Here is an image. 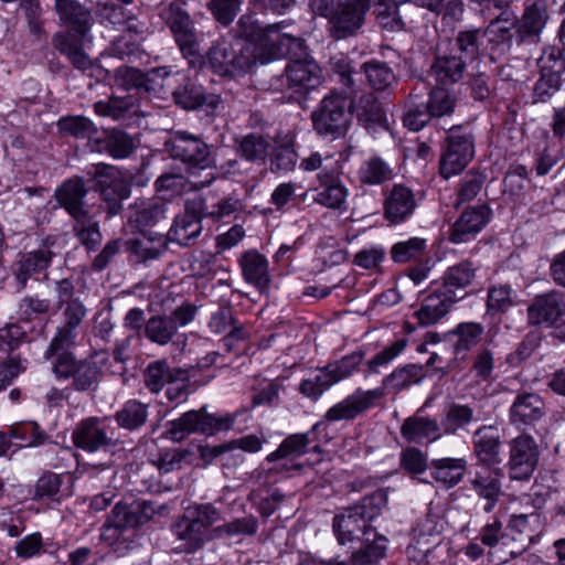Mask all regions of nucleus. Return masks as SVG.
<instances>
[{
    "label": "nucleus",
    "mask_w": 565,
    "mask_h": 565,
    "mask_svg": "<svg viewBox=\"0 0 565 565\" xmlns=\"http://www.w3.org/2000/svg\"><path fill=\"white\" fill-rule=\"evenodd\" d=\"M502 471L494 469L488 475L477 473L471 480V488L481 499L486 500L483 510L491 512L495 507L499 498L502 495L501 489Z\"/></svg>",
    "instance_id": "obj_41"
},
{
    "label": "nucleus",
    "mask_w": 565,
    "mask_h": 565,
    "mask_svg": "<svg viewBox=\"0 0 565 565\" xmlns=\"http://www.w3.org/2000/svg\"><path fill=\"white\" fill-rule=\"evenodd\" d=\"M130 209L129 220L139 228L156 226L168 217V203L160 199L139 201Z\"/></svg>",
    "instance_id": "obj_36"
},
{
    "label": "nucleus",
    "mask_w": 565,
    "mask_h": 565,
    "mask_svg": "<svg viewBox=\"0 0 565 565\" xmlns=\"http://www.w3.org/2000/svg\"><path fill=\"white\" fill-rule=\"evenodd\" d=\"M518 25V17L513 11L500 12L490 21L484 35L492 52L505 54L510 51L513 41V30Z\"/></svg>",
    "instance_id": "obj_27"
},
{
    "label": "nucleus",
    "mask_w": 565,
    "mask_h": 565,
    "mask_svg": "<svg viewBox=\"0 0 565 565\" xmlns=\"http://www.w3.org/2000/svg\"><path fill=\"white\" fill-rule=\"evenodd\" d=\"M483 331V326L478 322L459 323L452 331V334L457 337L454 343L455 353H465L475 348L479 343Z\"/></svg>",
    "instance_id": "obj_57"
},
{
    "label": "nucleus",
    "mask_w": 565,
    "mask_h": 565,
    "mask_svg": "<svg viewBox=\"0 0 565 565\" xmlns=\"http://www.w3.org/2000/svg\"><path fill=\"white\" fill-rule=\"evenodd\" d=\"M172 97L177 105L188 110L196 109L207 100L202 86L195 85L185 76L182 77L179 87L172 92Z\"/></svg>",
    "instance_id": "obj_55"
},
{
    "label": "nucleus",
    "mask_w": 565,
    "mask_h": 565,
    "mask_svg": "<svg viewBox=\"0 0 565 565\" xmlns=\"http://www.w3.org/2000/svg\"><path fill=\"white\" fill-rule=\"evenodd\" d=\"M127 250L139 263L158 259L168 248L166 235L158 233H140L139 236L126 242Z\"/></svg>",
    "instance_id": "obj_31"
},
{
    "label": "nucleus",
    "mask_w": 565,
    "mask_h": 565,
    "mask_svg": "<svg viewBox=\"0 0 565 565\" xmlns=\"http://www.w3.org/2000/svg\"><path fill=\"white\" fill-rule=\"evenodd\" d=\"M76 338L77 331L65 326L57 328L56 333L43 354L45 361H52V369H54L64 356L75 355L70 350L76 345Z\"/></svg>",
    "instance_id": "obj_45"
},
{
    "label": "nucleus",
    "mask_w": 565,
    "mask_h": 565,
    "mask_svg": "<svg viewBox=\"0 0 565 565\" xmlns=\"http://www.w3.org/2000/svg\"><path fill=\"white\" fill-rule=\"evenodd\" d=\"M457 302L454 295L447 294L439 288L424 299L422 307L416 312V317L423 326L435 324L444 318Z\"/></svg>",
    "instance_id": "obj_32"
},
{
    "label": "nucleus",
    "mask_w": 565,
    "mask_h": 565,
    "mask_svg": "<svg viewBox=\"0 0 565 565\" xmlns=\"http://www.w3.org/2000/svg\"><path fill=\"white\" fill-rule=\"evenodd\" d=\"M547 21V12L543 6L536 3L527 7L522 15V19L518 20L516 33L521 41L527 38L537 36Z\"/></svg>",
    "instance_id": "obj_50"
},
{
    "label": "nucleus",
    "mask_w": 565,
    "mask_h": 565,
    "mask_svg": "<svg viewBox=\"0 0 565 565\" xmlns=\"http://www.w3.org/2000/svg\"><path fill=\"white\" fill-rule=\"evenodd\" d=\"M164 150L172 159L183 162L191 173L211 169L215 166L212 146L199 136L186 131L174 132L164 142Z\"/></svg>",
    "instance_id": "obj_8"
},
{
    "label": "nucleus",
    "mask_w": 565,
    "mask_h": 565,
    "mask_svg": "<svg viewBox=\"0 0 565 565\" xmlns=\"http://www.w3.org/2000/svg\"><path fill=\"white\" fill-rule=\"evenodd\" d=\"M340 82L345 87L344 92L332 90L324 96L311 113L315 131L331 140L343 137L350 125L352 107L354 106V81L350 70L339 71Z\"/></svg>",
    "instance_id": "obj_1"
},
{
    "label": "nucleus",
    "mask_w": 565,
    "mask_h": 565,
    "mask_svg": "<svg viewBox=\"0 0 565 565\" xmlns=\"http://www.w3.org/2000/svg\"><path fill=\"white\" fill-rule=\"evenodd\" d=\"M564 315L565 299L556 290L536 295L526 308L527 324L532 327L552 328Z\"/></svg>",
    "instance_id": "obj_14"
},
{
    "label": "nucleus",
    "mask_w": 565,
    "mask_h": 565,
    "mask_svg": "<svg viewBox=\"0 0 565 565\" xmlns=\"http://www.w3.org/2000/svg\"><path fill=\"white\" fill-rule=\"evenodd\" d=\"M540 77L533 87L534 103H545L559 90L565 82V58L562 50L546 47L537 60ZM551 128L554 137L565 140V106L555 108Z\"/></svg>",
    "instance_id": "obj_3"
},
{
    "label": "nucleus",
    "mask_w": 565,
    "mask_h": 565,
    "mask_svg": "<svg viewBox=\"0 0 565 565\" xmlns=\"http://www.w3.org/2000/svg\"><path fill=\"white\" fill-rule=\"evenodd\" d=\"M190 380L188 370L172 367L166 359L150 362L143 371L145 386L151 393H159L167 384L186 383Z\"/></svg>",
    "instance_id": "obj_26"
},
{
    "label": "nucleus",
    "mask_w": 565,
    "mask_h": 565,
    "mask_svg": "<svg viewBox=\"0 0 565 565\" xmlns=\"http://www.w3.org/2000/svg\"><path fill=\"white\" fill-rule=\"evenodd\" d=\"M56 239L46 237L35 250L22 253L18 256L14 265V277L20 289H24L28 280L36 274L45 271L55 256L53 249Z\"/></svg>",
    "instance_id": "obj_15"
},
{
    "label": "nucleus",
    "mask_w": 565,
    "mask_h": 565,
    "mask_svg": "<svg viewBox=\"0 0 565 565\" xmlns=\"http://www.w3.org/2000/svg\"><path fill=\"white\" fill-rule=\"evenodd\" d=\"M55 11L60 23L73 36L86 38L93 24V15L78 0H55Z\"/></svg>",
    "instance_id": "obj_21"
},
{
    "label": "nucleus",
    "mask_w": 565,
    "mask_h": 565,
    "mask_svg": "<svg viewBox=\"0 0 565 565\" xmlns=\"http://www.w3.org/2000/svg\"><path fill=\"white\" fill-rule=\"evenodd\" d=\"M425 366L420 364H406L395 369L383 379V387L401 391L413 384H418L425 377Z\"/></svg>",
    "instance_id": "obj_51"
},
{
    "label": "nucleus",
    "mask_w": 565,
    "mask_h": 565,
    "mask_svg": "<svg viewBox=\"0 0 565 565\" xmlns=\"http://www.w3.org/2000/svg\"><path fill=\"white\" fill-rule=\"evenodd\" d=\"M135 141L127 132L113 129L105 137V149L115 159H125L135 150Z\"/></svg>",
    "instance_id": "obj_61"
},
{
    "label": "nucleus",
    "mask_w": 565,
    "mask_h": 565,
    "mask_svg": "<svg viewBox=\"0 0 565 565\" xmlns=\"http://www.w3.org/2000/svg\"><path fill=\"white\" fill-rule=\"evenodd\" d=\"M94 178L97 179L102 200L107 205L110 216L122 210V201L130 195V185L117 174L114 167L100 163L95 167Z\"/></svg>",
    "instance_id": "obj_13"
},
{
    "label": "nucleus",
    "mask_w": 565,
    "mask_h": 565,
    "mask_svg": "<svg viewBox=\"0 0 565 565\" xmlns=\"http://www.w3.org/2000/svg\"><path fill=\"white\" fill-rule=\"evenodd\" d=\"M238 33L246 39V43L253 46L267 49L271 56H276L282 52V46L289 43L296 46L300 45V38L285 31V22H278L260 26L252 15L244 14L237 22Z\"/></svg>",
    "instance_id": "obj_9"
},
{
    "label": "nucleus",
    "mask_w": 565,
    "mask_h": 565,
    "mask_svg": "<svg viewBox=\"0 0 565 565\" xmlns=\"http://www.w3.org/2000/svg\"><path fill=\"white\" fill-rule=\"evenodd\" d=\"M473 454L480 463L492 466L500 462L501 436L492 425L479 427L472 436Z\"/></svg>",
    "instance_id": "obj_30"
},
{
    "label": "nucleus",
    "mask_w": 565,
    "mask_h": 565,
    "mask_svg": "<svg viewBox=\"0 0 565 565\" xmlns=\"http://www.w3.org/2000/svg\"><path fill=\"white\" fill-rule=\"evenodd\" d=\"M236 414L212 415L205 407L189 411L179 418L168 423L166 436L173 441H181L191 434L214 435L233 428Z\"/></svg>",
    "instance_id": "obj_6"
},
{
    "label": "nucleus",
    "mask_w": 565,
    "mask_h": 565,
    "mask_svg": "<svg viewBox=\"0 0 565 565\" xmlns=\"http://www.w3.org/2000/svg\"><path fill=\"white\" fill-rule=\"evenodd\" d=\"M87 192L83 178L73 177L55 190L54 198L73 218L74 235L90 250L102 242V233L99 222L84 202Z\"/></svg>",
    "instance_id": "obj_2"
},
{
    "label": "nucleus",
    "mask_w": 565,
    "mask_h": 565,
    "mask_svg": "<svg viewBox=\"0 0 565 565\" xmlns=\"http://www.w3.org/2000/svg\"><path fill=\"white\" fill-rule=\"evenodd\" d=\"M467 63L443 46H437L430 65V75L437 85L448 86L460 82L465 75Z\"/></svg>",
    "instance_id": "obj_25"
},
{
    "label": "nucleus",
    "mask_w": 565,
    "mask_h": 565,
    "mask_svg": "<svg viewBox=\"0 0 565 565\" xmlns=\"http://www.w3.org/2000/svg\"><path fill=\"white\" fill-rule=\"evenodd\" d=\"M72 440L77 448L89 452L107 450L118 445L107 419L100 417L81 420L72 433Z\"/></svg>",
    "instance_id": "obj_12"
},
{
    "label": "nucleus",
    "mask_w": 565,
    "mask_h": 565,
    "mask_svg": "<svg viewBox=\"0 0 565 565\" xmlns=\"http://www.w3.org/2000/svg\"><path fill=\"white\" fill-rule=\"evenodd\" d=\"M311 440L309 434H292L285 438L279 447L267 456V461L273 462L282 458H296L307 452Z\"/></svg>",
    "instance_id": "obj_58"
},
{
    "label": "nucleus",
    "mask_w": 565,
    "mask_h": 565,
    "mask_svg": "<svg viewBox=\"0 0 565 565\" xmlns=\"http://www.w3.org/2000/svg\"><path fill=\"white\" fill-rule=\"evenodd\" d=\"M257 520L249 515L233 520L212 529L211 537L216 540L233 539L239 535H254L257 531Z\"/></svg>",
    "instance_id": "obj_56"
},
{
    "label": "nucleus",
    "mask_w": 565,
    "mask_h": 565,
    "mask_svg": "<svg viewBox=\"0 0 565 565\" xmlns=\"http://www.w3.org/2000/svg\"><path fill=\"white\" fill-rule=\"evenodd\" d=\"M333 530L338 542L344 545L361 540L364 536V532L375 530V527L364 523L362 519L354 515V511L348 508L342 514L335 515L333 519Z\"/></svg>",
    "instance_id": "obj_35"
},
{
    "label": "nucleus",
    "mask_w": 565,
    "mask_h": 565,
    "mask_svg": "<svg viewBox=\"0 0 565 565\" xmlns=\"http://www.w3.org/2000/svg\"><path fill=\"white\" fill-rule=\"evenodd\" d=\"M352 114H355L359 124L367 130H375L386 124L385 111L373 94H363L358 102L354 100Z\"/></svg>",
    "instance_id": "obj_38"
},
{
    "label": "nucleus",
    "mask_w": 565,
    "mask_h": 565,
    "mask_svg": "<svg viewBox=\"0 0 565 565\" xmlns=\"http://www.w3.org/2000/svg\"><path fill=\"white\" fill-rule=\"evenodd\" d=\"M416 206L413 191L403 184H394L385 193L383 215L391 224H399L414 214Z\"/></svg>",
    "instance_id": "obj_22"
},
{
    "label": "nucleus",
    "mask_w": 565,
    "mask_h": 565,
    "mask_svg": "<svg viewBox=\"0 0 565 565\" xmlns=\"http://www.w3.org/2000/svg\"><path fill=\"white\" fill-rule=\"evenodd\" d=\"M446 49L467 64L475 61L480 50V31L478 29L460 31L455 41L450 42Z\"/></svg>",
    "instance_id": "obj_53"
},
{
    "label": "nucleus",
    "mask_w": 565,
    "mask_h": 565,
    "mask_svg": "<svg viewBox=\"0 0 565 565\" xmlns=\"http://www.w3.org/2000/svg\"><path fill=\"white\" fill-rule=\"evenodd\" d=\"M516 291L510 284H495L488 288L487 292V315L495 316L505 313L515 306Z\"/></svg>",
    "instance_id": "obj_47"
},
{
    "label": "nucleus",
    "mask_w": 565,
    "mask_h": 565,
    "mask_svg": "<svg viewBox=\"0 0 565 565\" xmlns=\"http://www.w3.org/2000/svg\"><path fill=\"white\" fill-rule=\"evenodd\" d=\"M109 359L107 351H95L85 359H76L75 355L64 356L52 369L57 380H72L71 387L76 392L93 391L102 379L103 366Z\"/></svg>",
    "instance_id": "obj_4"
},
{
    "label": "nucleus",
    "mask_w": 565,
    "mask_h": 565,
    "mask_svg": "<svg viewBox=\"0 0 565 565\" xmlns=\"http://www.w3.org/2000/svg\"><path fill=\"white\" fill-rule=\"evenodd\" d=\"M203 64L220 76L244 74L256 64L254 46L247 43H235L231 46L224 40L216 41L206 52Z\"/></svg>",
    "instance_id": "obj_5"
},
{
    "label": "nucleus",
    "mask_w": 565,
    "mask_h": 565,
    "mask_svg": "<svg viewBox=\"0 0 565 565\" xmlns=\"http://www.w3.org/2000/svg\"><path fill=\"white\" fill-rule=\"evenodd\" d=\"M153 513V508L146 501H132L131 503L117 502L102 526L100 537L108 544H114L120 539L124 530L137 527L148 520Z\"/></svg>",
    "instance_id": "obj_11"
},
{
    "label": "nucleus",
    "mask_w": 565,
    "mask_h": 565,
    "mask_svg": "<svg viewBox=\"0 0 565 565\" xmlns=\"http://www.w3.org/2000/svg\"><path fill=\"white\" fill-rule=\"evenodd\" d=\"M441 425L428 416H412L401 426V435L408 443L434 441L440 438Z\"/></svg>",
    "instance_id": "obj_34"
},
{
    "label": "nucleus",
    "mask_w": 565,
    "mask_h": 565,
    "mask_svg": "<svg viewBox=\"0 0 565 565\" xmlns=\"http://www.w3.org/2000/svg\"><path fill=\"white\" fill-rule=\"evenodd\" d=\"M60 134L76 139H90L97 132V128L84 116H67L57 121Z\"/></svg>",
    "instance_id": "obj_60"
},
{
    "label": "nucleus",
    "mask_w": 565,
    "mask_h": 565,
    "mask_svg": "<svg viewBox=\"0 0 565 565\" xmlns=\"http://www.w3.org/2000/svg\"><path fill=\"white\" fill-rule=\"evenodd\" d=\"M354 543L359 546L351 554V565H373L385 557L388 540L376 530H369Z\"/></svg>",
    "instance_id": "obj_29"
},
{
    "label": "nucleus",
    "mask_w": 565,
    "mask_h": 565,
    "mask_svg": "<svg viewBox=\"0 0 565 565\" xmlns=\"http://www.w3.org/2000/svg\"><path fill=\"white\" fill-rule=\"evenodd\" d=\"M364 354L362 352H352L344 355L340 360L330 362L326 365L332 381L335 383L350 377L363 362Z\"/></svg>",
    "instance_id": "obj_63"
},
{
    "label": "nucleus",
    "mask_w": 565,
    "mask_h": 565,
    "mask_svg": "<svg viewBox=\"0 0 565 565\" xmlns=\"http://www.w3.org/2000/svg\"><path fill=\"white\" fill-rule=\"evenodd\" d=\"M492 210L487 203L466 207L454 223L450 241L466 243L479 234L490 222Z\"/></svg>",
    "instance_id": "obj_19"
},
{
    "label": "nucleus",
    "mask_w": 565,
    "mask_h": 565,
    "mask_svg": "<svg viewBox=\"0 0 565 565\" xmlns=\"http://www.w3.org/2000/svg\"><path fill=\"white\" fill-rule=\"evenodd\" d=\"M540 516L536 513L531 514H519L513 515L508 530L511 534L510 539L515 540V536L513 535L514 532L519 533L521 539V545L519 548L510 550L511 557H516L520 554H522L529 546V544L532 542L534 530L531 529V525L534 523H539Z\"/></svg>",
    "instance_id": "obj_54"
},
{
    "label": "nucleus",
    "mask_w": 565,
    "mask_h": 565,
    "mask_svg": "<svg viewBox=\"0 0 565 565\" xmlns=\"http://www.w3.org/2000/svg\"><path fill=\"white\" fill-rule=\"evenodd\" d=\"M285 77L289 89L305 95L321 84L322 71L312 58H294L285 68Z\"/></svg>",
    "instance_id": "obj_18"
},
{
    "label": "nucleus",
    "mask_w": 565,
    "mask_h": 565,
    "mask_svg": "<svg viewBox=\"0 0 565 565\" xmlns=\"http://www.w3.org/2000/svg\"><path fill=\"white\" fill-rule=\"evenodd\" d=\"M85 38L73 36L70 33H56L53 38L54 47L65 55L72 65L83 73L94 75L99 67L84 52L83 40Z\"/></svg>",
    "instance_id": "obj_28"
},
{
    "label": "nucleus",
    "mask_w": 565,
    "mask_h": 565,
    "mask_svg": "<svg viewBox=\"0 0 565 565\" xmlns=\"http://www.w3.org/2000/svg\"><path fill=\"white\" fill-rule=\"evenodd\" d=\"M387 504V494L383 491L373 492L361 499L356 504L350 507L364 523L370 524L377 518Z\"/></svg>",
    "instance_id": "obj_59"
},
{
    "label": "nucleus",
    "mask_w": 565,
    "mask_h": 565,
    "mask_svg": "<svg viewBox=\"0 0 565 565\" xmlns=\"http://www.w3.org/2000/svg\"><path fill=\"white\" fill-rule=\"evenodd\" d=\"M320 188L315 190L313 201L329 209H342L348 196L347 188L331 173L319 174Z\"/></svg>",
    "instance_id": "obj_40"
},
{
    "label": "nucleus",
    "mask_w": 565,
    "mask_h": 565,
    "mask_svg": "<svg viewBox=\"0 0 565 565\" xmlns=\"http://www.w3.org/2000/svg\"><path fill=\"white\" fill-rule=\"evenodd\" d=\"M477 267L470 260H462L449 267L444 274L441 289L456 297L457 301L467 296L465 290L475 279Z\"/></svg>",
    "instance_id": "obj_33"
},
{
    "label": "nucleus",
    "mask_w": 565,
    "mask_h": 565,
    "mask_svg": "<svg viewBox=\"0 0 565 565\" xmlns=\"http://www.w3.org/2000/svg\"><path fill=\"white\" fill-rule=\"evenodd\" d=\"M369 9L370 0L342 1L330 23L331 35L337 40L353 35L363 25Z\"/></svg>",
    "instance_id": "obj_17"
},
{
    "label": "nucleus",
    "mask_w": 565,
    "mask_h": 565,
    "mask_svg": "<svg viewBox=\"0 0 565 565\" xmlns=\"http://www.w3.org/2000/svg\"><path fill=\"white\" fill-rule=\"evenodd\" d=\"M358 178L363 184L380 185L391 181L394 171L382 158L374 156L362 162Z\"/></svg>",
    "instance_id": "obj_48"
},
{
    "label": "nucleus",
    "mask_w": 565,
    "mask_h": 565,
    "mask_svg": "<svg viewBox=\"0 0 565 565\" xmlns=\"http://www.w3.org/2000/svg\"><path fill=\"white\" fill-rule=\"evenodd\" d=\"M196 311V306L183 303L170 315L152 316L146 321L143 335L153 344L168 345L178 335L179 328L185 327L194 320Z\"/></svg>",
    "instance_id": "obj_10"
},
{
    "label": "nucleus",
    "mask_w": 565,
    "mask_h": 565,
    "mask_svg": "<svg viewBox=\"0 0 565 565\" xmlns=\"http://www.w3.org/2000/svg\"><path fill=\"white\" fill-rule=\"evenodd\" d=\"M382 395L383 393L380 388L369 391L356 390L352 395L329 408L324 418L328 422L352 420L370 408Z\"/></svg>",
    "instance_id": "obj_23"
},
{
    "label": "nucleus",
    "mask_w": 565,
    "mask_h": 565,
    "mask_svg": "<svg viewBox=\"0 0 565 565\" xmlns=\"http://www.w3.org/2000/svg\"><path fill=\"white\" fill-rule=\"evenodd\" d=\"M539 451L530 436H520L511 444L509 475L513 480H527L537 463Z\"/></svg>",
    "instance_id": "obj_20"
},
{
    "label": "nucleus",
    "mask_w": 565,
    "mask_h": 565,
    "mask_svg": "<svg viewBox=\"0 0 565 565\" xmlns=\"http://www.w3.org/2000/svg\"><path fill=\"white\" fill-rule=\"evenodd\" d=\"M239 266L244 279L257 287L263 289L267 287L269 282L268 262L264 255L256 249H250L242 254Z\"/></svg>",
    "instance_id": "obj_37"
},
{
    "label": "nucleus",
    "mask_w": 565,
    "mask_h": 565,
    "mask_svg": "<svg viewBox=\"0 0 565 565\" xmlns=\"http://www.w3.org/2000/svg\"><path fill=\"white\" fill-rule=\"evenodd\" d=\"M203 218L201 205L194 199L188 200L184 204V211L174 217L166 235L167 239L180 246L193 245L202 233Z\"/></svg>",
    "instance_id": "obj_16"
},
{
    "label": "nucleus",
    "mask_w": 565,
    "mask_h": 565,
    "mask_svg": "<svg viewBox=\"0 0 565 565\" xmlns=\"http://www.w3.org/2000/svg\"><path fill=\"white\" fill-rule=\"evenodd\" d=\"M457 104L455 94L443 87L431 89L427 106L434 118L451 115Z\"/></svg>",
    "instance_id": "obj_64"
},
{
    "label": "nucleus",
    "mask_w": 565,
    "mask_h": 565,
    "mask_svg": "<svg viewBox=\"0 0 565 565\" xmlns=\"http://www.w3.org/2000/svg\"><path fill=\"white\" fill-rule=\"evenodd\" d=\"M475 156V136L466 125L447 130L440 156V174L445 179L460 173Z\"/></svg>",
    "instance_id": "obj_7"
},
{
    "label": "nucleus",
    "mask_w": 565,
    "mask_h": 565,
    "mask_svg": "<svg viewBox=\"0 0 565 565\" xmlns=\"http://www.w3.org/2000/svg\"><path fill=\"white\" fill-rule=\"evenodd\" d=\"M431 477L447 488L458 484L465 475L467 461L462 458L434 459L430 465Z\"/></svg>",
    "instance_id": "obj_44"
},
{
    "label": "nucleus",
    "mask_w": 565,
    "mask_h": 565,
    "mask_svg": "<svg viewBox=\"0 0 565 565\" xmlns=\"http://www.w3.org/2000/svg\"><path fill=\"white\" fill-rule=\"evenodd\" d=\"M171 33L182 56L189 61V64L191 66H201L204 57L200 52V38L194 22L177 28Z\"/></svg>",
    "instance_id": "obj_42"
},
{
    "label": "nucleus",
    "mask_w": 565,
    "mask_h": 565,
    "mask_svg": "<svg viewBox=\"0 0 565 565\" xmlns=\"http://www.w3.org/2000/svg\"><path fill=\"white\" fill-rule=\"evenodd\" d=\"M195 202L201 205L203 217L220 220L235 212L239 206V200L230 195L216 198L214 193H209L204 198H194Z\"/></svg>",
    "instance_id": "obj_49"
},
{
    "label": "nucleus",
    "mask_w": 565,
    "mask_h": 565,
    "mask_svg": "<svg viewBox=\"0 0 565 565\" xmlns=\"http://www.w3.org/2000/svg\"><path fill=\"white\" fill-rule=\"evenodd\" d=\"M546 414L543 398L531 392L519 393L509 409L511 424L516 427L532 426Z\"/></svg>",
    "instance_id": "obj_24"
},
{
    "label": "nucleus",
    "mask_w": 565,
    "mask_h": 565,
    "mask_svg": "<svg viewBox=\"0 0 565 565\" xmlns=\"http://www.w3.org/2000/svg\"><path fill=\"white\" fill-rule=\"evenodd\" d=\"M367 84L376 92H385L396 83V76L387 63L371 60L362 64Z\"/></svg>",
    "instance_id": "obj_46"
},
{
    "label": "nucleus",
    "mask_w": 565,
    "mask_h": 565,
    "mask_svg": "<svg viewBox=\"0 0 565 565\" xmlns=\"http://www.w3.org/2000/svg\"><path fill=\"white\" fill-rule=\"evenodd\" d=\"M148 418V405L137 399L127 401L115 414L119 427L136 430L145 425Z\"/></svg>",
    "instance_id": "obj_52"
},
{
    "label": "nucleus",
    "mask_w": 565,
    "mask_h": 565,
    "mask_svg": "<svg viewBox=\"0 0 565 565\" xmlns=\"http://www.w3.org/2000/svg\"><path fill=\"white\" fill-rule=\"evenodd\" d=\"M407 343V339L401 338L376 353L366 363L369 373H381L382 369H386L406 349Z\"/></svg>",
    "instance_id": "obj_62"
},
{
    "label": "nucleus",
    "mask_w": 565,
    "mask_h": 565,
    "mask_svg": "<svg viewBox=\"0 0 565 565\" xmlns=\"http://www.w3.org/2000/svg\"><path fill=\"white\" fill-rule=\"evenodd\" d=\"M172 532L181 542L180 548L185 553L196 552L206 541V535L185 512L172 525Z\"/></svg>",
    "instance_id": "obj_43"
},
{
    "label": "nucleus",
    "mask_w": 565,
    "mask_h": 565,
    "mask_svg": "<svg viewBox=\"0 0 565 565\" xmlns=\"http://www.w3.org/2000/svg\"><path fill=\"white\" fill-rule=\"evenodd\" d=\"M476 420V412L471 405L450 402L445 406L440 425L446 435H455Z\"/></svg>",
    "instance_id": "obj_39"
}]
</instances>
